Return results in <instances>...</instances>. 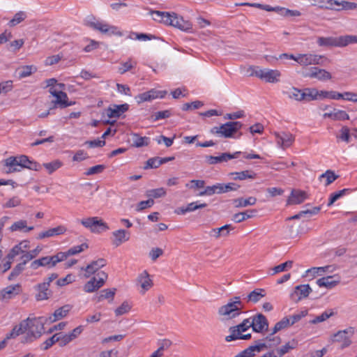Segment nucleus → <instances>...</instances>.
<instances>
[{
	"instance_id": "obj_36",
	"label": "nucleus",
	"mask_w": 357,
	"mask_h": 357,
	"mask_svg": "<svg viewBox=\"0 0 357 357\" xmlns=\"http://www.w3.org/2000/svg\"><path fill=\"white\" fill-rule=\"evenodd\" d=\"M33 229V226L27 227V222L24 220L15 222L10 227L11 231H22L24 232H29Z\"/></svg>"
},
{
	"instance_id": "obj_37",
	"label": "nucleus",
	"mask_w": 357,
	"mask_h": 357,
	"mask_svg": "<svg viewBox=\"0 0 357 357\" xmlns=\"http://www.w3.org/2000/svg\"><path fill=\"white\" fill-rule=\"evenodd\" d=\"M257 199L254 197H249L247 199L243 197L237 198L233 200V203L236 208H243L248 206H253L256 204Z\"/></svg>"
},
{
	"instance_id": "obj_51",
	"label": "nucleus",
	"mask_w": 357,
	"mask_h": 357,
	"mask_svg": "<svg viewBox=\"0 0 357 357\" xmlns=\"http://www.w3.org/2000/svg\"><path fill=\"white\" fill-rule=\"evenodd\" d=\"M36 71L34 66H24L19 68V77L20 78L26 77Z\"/></svg>"
},
{
	"instance_id": "obj_5",
	"label": "nucleus",
	"mask_w": 357,
	"mask_h": 357,
	"mask_svg": "<svg viewBox=\"0 0 357 357\" xmlns=\"http://www.w3.org/2000/svg\"><path fill=\"white\" fill-rule=\"evenodd\" d=\"M250 327H252L251 318L245 319L238 325L229 328L231 334L225 337V340L231 342L236 340H250L252 336L250 333L243 335L242 333Z\"/></svg>"
},
{
	"instance_id": "obj_49",
	"label": "nucleus",
	"mask_w": 357,
	"mask_h": 357,
	"mask_svg": "<svg viewBox=\"0 0 357 357\" xmlns=\"http://www.w3.org/2000/svg\"><path fill=\"white\" fill-rule=\"evenodd\" d=\"M137 62L130 59L127 61L121 63V66L119 67L118 71L120 74L123 75L126 73L127 71L135 68Z\"/></svg>"
},
{
	"instance_id": "obj_59",
	"label": "nucleus",
	"mask_w": 357,
	"mask_h": 357,
	"mask_svg": "<svg viewBox=\"0 0 357 357\" xmlns=\"http://www.w3.org/2000/svg\"><path fill=\"white\" fill-rule=\"evenodd\" d=\"M342 47H346L349 44L357 43V36L344 35L341 36Z\"/></svg>"
},
{
	"instance_id": "obj_47",
	"label": "nucleus",
	"mask_w": 357,
	"mask_h": 357,
	"mask_svg": "<svg viewBox=\"0 0 357 357\" xmlns=\"http://www.w3.org/2000/svg\"><path fill=\"white\" fill-rule=\"evenodd\" d=\"M305 93L304 100H313L320 98V91L317 90L316 89H305L303 91Z\"/></svg>"
},
{
	"instance_id": "obj_53",
	"label": "nucleus",
	"mask_w": 357,
	"mask_h": 357,
	"mask_svg": "<svg viewBox=\"0 0 357 357\" xmlns=\"http://www.w3.org/2000/svg\"><path fill=\"white\" fill-rule=\"evenodd\" d=\"M323 178H326V186L329 185L331 184L334 181H335L338 176L336 175L333 171L332 170H327L325 173L322 174L319 178L321 179Z\"/></svg>"
},
{
	"instance_id": "obj_50",
	"label": "nucleus",
	"mask_w": 357,
	"mask_h": 357,
	"mask_svg": "<svg viewBox=\"0 0 357 357\" xmlns=\"http://www.w3.org/2000/svg\"><path fill=\"white\" fill-rule=\"evenodd\" d=\"M320 98L339 100L342 98V93L335 91H320Z\"/></svg>"
},
{
	"instance_id": "obj_34",
	"label": "nucleus",
	"mask_w": 357,
	"mask_h": 357,
	"mask_svg": "<svg viewBox=\"0 0 357 357\" xmlns=\"http://www.w3.org/2000/svg\"><path fill=\"white\" fill-rule=\"evenodd\" d=\"M334 277H336V275L323 277L317 280V284L320 287H324L328 289H331L340 282V278L337 277V280H333Z\"/></svg>"
},
{
	"instance_id": "obj_3",
	"label": "nucleus",
	"mask_w": 357,
	"mask_h": 357,
	"mask_svg": "<svg viewBox=\"0 0 357 357\" xmlns=\"http://www.w3.org/2000/svg\"><path fill=\"white\" fill-rule=\"evenodd\" d=\"M85 22L88 26L94 30L99 31L103 34L109 36H123V33L118 29V27L110 25L106 22L99 21L96 20L93 15L88 16Z\"/></svg>"
},
{
	"instance_id": "obj_39",
	"label": "nucleus",
	"mask_w": 357,
	"mask_h": 357,
	"mask_svg": "<svg viewBox=\"0 0 357 357\" xmlns=\"http://www.w3.org/2000/svg\"><path fill=\"white\" fill-rule=\"evenodd\" d=\"M132 140V145L137 148L148 146L150 141L149 137H141L138 134H133Z\"/></svg>"
},
{
	"instance_id": "obj_24",
	"label": "nucleus",
	"mask_w": 357,
	"mask_h": 357,
	"mask_svg": "<svg viewBox=\"0 0 357 357\" xmlns=\"http://www.w3.org/2000/svg\"><path fill=\"white\" fill-rule=\"evenodd\" d=\"M64 260L65 255L63 254H61L60 252L53 256L41 257V261L43 263L42 266L47 267L48 268L54 267L59 262L63 261Z\"/></svg>"
},
{
	"instance_id": "obj_23",
	"label": "nucleus",
	"mask_w": 357,
	"mask_h": 357,
	"mask_svg": "<svg viewBox=\"0 0 357 357\" xmlns=\"http://www.w3.org/2000/svg\"><path fill=\"white\" fill-rule=\"evenodd\" d=\"M265 349H268V344L262 340H258L256 341V344L255 345L250 346L241 351V353L245 357H253L255 356L256 353H259Z\"/></svg>"
},
{
	"instance_id": "obj_54",
	"label": "nucleus",
	"mask_w": 357,
	"mask_h": 357,
	"mask_svg": "<svg viewBox=\"0 0 357 357\" xmlns=\"http://www.w3.org/2000/svg\"><path fill=\"white\" fill-rule=\"evenodd\" d=\"M43 165L49 174H52L62 166V162L59 160H56L50 162L44 163Z\"/></svg>"
},
{
	"instance_id": "obj_4",
	"label": "nucleus",
	"mask_w": 357,
	"mask_h": 357,
	"mask_svg": "<svg viewBox=\"0 0 357 357\" xmlns=\"http://www.w3.org/2000/svg\"><path fill=\"white\" fill-rule=\"evenodd\" d=\"M251 76H256L268 83H277L280 80L281 73L278 70L260 68L257 66H250L248 68Z\"/></svg>"
},
{
	"instance_id": "obj_46",
	"label": "nucleus",
	"mask_w": 357,
	"mask_h": 357,
	"mask_svg": "<svg viewBox=\"0 0 357 357\" xmlns=\"http://www.w3.org/2000/svg\"><path fill=\"white\" fill-rule=\"evenodd\" d=\"M296 342L293 340L291 342H288L283 345L280 349H277L278 355H275L273 351V357H282L283 355L287 354L290 349H294L296 347Z\"/></svg>"
},
{
	"instance_id": "obj_9",
	"label": "nucleus",
	"mask_w": 357,
	"mask_h": 357,
	"mask_svg": "<svg viewBox=\"0 0 357 357\" xmlns=\"http://www.w3.org/2000/svg\"><path fill=\"white\" fill-rule=\"evenodd\" d=\"M166 25L172 26L184 31H189L192 27V24L190 21L185 20L182 16L174 12L169 13V17Z\"/></svg>"
},
{
	"instance_id": "obj_7",
	"label": "nucleus",
	"mask_w": 357,
	"mask_h": 357,
	"mask_svg": "<svg viewBox=\"0 0 357 357\" xmlns=\"http://www.w3.org/2000/svg\"><path fill=\"white\" fill-rule=\"evenodd\" d=\"M80 223L92 233L99 234L109 229L107 224L98 217L83 218Z\"/></svg>"
},
{
	"instance_id": "obj_57",
	"label": "nucleus",
	"mask_w": 357,
	"mask_h": 357,
	"mask_svg": "<svg viewBox=\"0 0 357 357\" xmlns=\"http://www.w3.org/2000/svg\"><path fill=\"white\" fill-rule=\"evenodd\" d=\"M304 96L305 93H303V91L296 88H292L289 94V97L290 98L295 99L298 101L304 100Z\"/></svg>"
},
{
	"instance_id": "obj_12",
	"label": "nucleus",
	"mask_w": 357,
	"mask_h": 357,
	"mask_svg": "<svg viewBox=\"0 0 357 357\" xmlns=\"http://www.w3.org/2000/svg\"><path fill=\"white\" fill-rule=\"evenodd\" d=\"M239 154H241L240 151H236L233 154L229 153H223L218 156L206 155L205 158L206 162L208 165H215L218 163L227 162L234 158H237Z\"/></svg>"
},
{
	"instance_id": "obj_14",
	"label": "nucleus",
	"mask_w": 357,
	"mask_h": 357,
	"mask_svg": "<svg viewBox=\"0 0 357 357\" xmlns=\"http://www.w3.org/2000/svg\"><path fill=\"white\" fill-rule=\"evenodd\" d=\"M275 136L278 145L282 149L291 146L295 139L294 136L290 132H275Z\"/></svg>"
},
{
	"instance_id": "obj_33",
	"label": "nucleus",
	"mask_w": 357,
	"mask_h": 357,
	"mask_svg": "<svg viewBox=\"0 0 357 357\" xmlns=\"http://www.w3.org/2000/svg\"><path fill=\"white\" fill-rule=\"evenodd\" d=\"M71 308L72 307L70 305H65L56 310L53 313L52 317H50L48 318L50 322L52 323L66 317Z\"/></svg>"
},
{
	"instance_id": "obj_19",
	"label": "nucleus",
	"mask_w": 357,
	"mask_h": 357,
	"mask_svg": "<svg viewBox=\"0 0 357 357\" xmlns=\"http://www.w3.org/2000/svg\"><path fill=\"white\" fill-rule=\"evenodd\" d=\"M317 43L320 47H342L341 36L338 37H318L317 39Z\"/></svg>"
},
{
	"instance_id": "obj_41",
	"label": "nucleus",
	"mask_w": 357,
	"mask_h": 357,
	"mask_svg": "<svg viewBox=\"0 0 357 357\" xmlns=\"http://www.w3.org/2000/svg\"><path fill=\"white\" fill-rule=\"evenodd\" d=\"M256 210H250L244 212H240L234 214L232 217V220L237 222H241L248 218H250L253 216V213H255Z\"/></svg>"
},
{
	"instance_id": "obj_16",
	"label": "nucleus",
	"mask_w": 357,
	"mask_h": 357,
	"mask_svg": "<svg viewBox=\"0 0 357 357\" xmlns=\"http://www.w3.org/2000/svg\"><path fill=\"white\" fill-rule=\"evenodd\" d=\"M49 92L56 98L54 100L56 103L59 104V107L66 108L68 106L72 105V102H68V98L67 94L62 91H57L53 87L49 89Z\"/></svg>"
},
{
	"instance_id": "obj_55",
	"label": "nucleus",
	"mask_w": 357,
	"mask_h": 357,
	"mask_svg": "<svg viewBox=\"0 0 357 357\" xmlns=\"http://www.w3.org/2000/svg\"><path fill=\"white\" fill-rule=\"evenodd\" d=\"M100 287H98V282L96 281V278H92L89 281H88L85 285L84 286V290L86 292L91 293L96 290H98Z\"/></svg>"
},
{
	"instance_id": "obj_32",
	"label": "nucleus",
	"mask_w": 357,
	"mask_h": 357,
	"mask_svg": "<svg viewBox=\"0 0 357 357\" xmlns=\"http://www.w3.org/2000/svg\"><path fill=\"white\" fill-rule=\"evenodd\" d=\"M26 321L22 320L18 325L15 326L11 331L6 334V339H14L26 332L29 325Z\"/></svg>"
},
{
	"instance_id": "obj_29",
	"label": "nucleus",
	"mask_w": 357,
	"mask_h": 357,
	"mask_svg": "<svg viewBox=\"0 0 357 357\" xmlns=\"http://www.w3.org/2000/svg\"><path fill=\"white\" fill-rule=\"evenodd\" d=\"M29 248V244L28 241H21L10 250V252L6 256V259L13 260L16 256L22 255L24 252V250H26Z\"/></svg>"
},
{
	"instance_id": "obj_58",
	"label": "nucleus",
	"mask_w": 357,
	"mask_h": 357,
	"mask_svg": "<svg viewBox=\"0 0 357 357\" xmlns=\"http://www.w3.org/2000/svg\"><path fill=\"white\" fill-rule=\"evenodd\" d=\"M333 314V312L332 311H331V312L325 311L321 314L317 316L314 319L311 320L310 321V323L312 324L321 323L322 321H326L327 319H328Z\"/></svg>"
},
{
	"instance_id": "obj_44",
	"label": "nucleus",
	"mask_w": 357,
	"mask_h": 357,
	"mask_svg": "<svg viewBox=\"0 0 357 357\" xmlns=\"http://www.w3.org/2000/svg\"><path fill=\"white\" fill-rule=\"evenodd\" d=\"M166 194V190L164 188L151 189L146 192V196L153 199L165 197Z\"/></svg>"
},
{
	"instance_id": "obj_42",
	"label": "nucleus",
	"mask_w": 357,
	"mask_h": 357,
	"mask_svg": "<svg viewBox=\"0 0 357 357\" xmlns=\"http://www.w3.org/2000/svg\"><path fill=\"white\" fill-rule=\"evenodd\" d=\"M265 296V290L263 289H256L251 291L247 296L248 301L252 303L258 302L261 298Z\"/></svg>"
},
{
	"instance_id": "obj_13",
	"label": "nucleus",
	"mask_w": 357,
	"mask_h": 357,
	"mask_svg": "<svg viewBox=\"0 0 357 357\" xmlns=\"http://www.w3.org/2000/svg\"><path fill=\"white\" fill-rule=\"evenodd\" d=\"M311 292L312 289L309 284H300L294 287V291L291 294V298L297 303L301 299L307 298Z\"/></svg>"
},
{
	"instance_id": "obj_40",
	"label": "nucleus",
	"mask_w": 357,
	"mask_h": 357,
	"mask_svg": "<svg viewBox=\"0 0 357 357\" xmlns=\"http://www.w3.org/2000/svg\"><path fill=\"white\" fill-rule=\"evenodd\" d=\"M231 175L234 176V180H245L246 178H255L256 174L251 170H245L240 172H232Z\"/></svg>"
},
{
	"instance_id": "obj_63",
	"label": "nucleus",
	"mask_w": 357,
	"mask_h": 357,
	"mask_svg": "<svg viewBox=\"0 0 357 357\" xmlns=\"http://www.w3.org/2000/svg\"><path fill=\"white\" fill-rule=\"evenodd\" d=\"M131 309V306L127 301H124L119 307L115 310V314L116 316L123 315L128 312Z\"/></svg>"
},
{
	"instance_id": "obj_27",
	"label": "nucleus",
	"mask_w": 357,
	"mask_h": 357,
	"mask_svg": "<svg viewBox=\"0 0 357 357\" xmlns=\"http://www.w3.org/2000/svg\"><path fill=\"white\" fill-rule=\"evenodd\" d=\"M137 282L142 287V294H144L153 285L152 280L146 271H144L137 278Z\"/></svg>"
},
{
	"instance_id": "obj_2",
	"label": "nucleus",
	"mask_w": 357,
	"mask_h": 357,
	"mask_svg": "<svg viewBox=\"0 0 357 357\" xmlns=\"http://www.w3.org/2000/svg\"><path fill=\"white\" fill-rule=\"evenodd\" d=\"M243 308L244 305L241 297L234 296L230 298L227 304L220 307L218 313L220 316L227 319H233L238 317Z\"/></svg>"
},
{
	"instance_id": "obj_64",
	"label": "nucleus",
	"mask_w": 357,
	"mask_h": 357,
	"mask_svg": "<svg viewBox=\"0 0 357 357\" xmlns=\"http://www.w3.org/2000/svg\"><path fill=\"white\" fill-rule=\"evenodd\" d=\"M24 266H25L24 263H20L17 265H16L15 266V268L13 269V271H11V273H10V275L8 276V280H11L14 278L19 275L22 273V271L24 270Z\"/></svg>"
},
{
	"instance_id": "obj_11",
	"label": "nucleus",
	"mask_w": 357,
	"mask_h": 357,
	"mask_svg": "<svg viewBox=\"0 0 357 357\" xmlns=\"http://www.w3.org/2000/svg\"><path fill=\"white\" fill-rule=\"evenodd\" d=\"M250 318L253 331L263 333L264 331H268V322L264 314L259 313Z\"/></svg>"
},
{
	"instance_id": "obj_20",
	"label": "nucleus",
	"mask_w": 357,
	"mask_h": 357,
	"mask_svg": "<svg viewBox=\"0 0 357 357\" xmlns=\"http://www.w3.org/2000/svg\"><path fill=\"white\" fill-rule=\"evenodd\" d=\"M105 265L106 260L103 258H100L98 260L91 261L85 268H82V270H84V277L88 278Z\"/></svg>"
},
{
	"instance_id": "obj_8",
	"label": "nucleus",
	"mask_w": 357,
	"mask_h": 357,
	"mask_svg": "<svg viewBox=\"0 0 357 357\" xmlns=\"http://www.w3.org/2000/svg\"><path fill=\"white\" fill-rule=\"evenodd\" d=\"M56 273H52L48 278L45 279L44 282L36 286V289L38 291L36 294L38 301L47 300L52 296V291L49 289L50 283L58 278Z\"/></svg>"
},
{
	"instance_id": "obj_61",
	"label": "nucleus",
	"mask_w": 357,
	"mask_h": 357,
	"mask_svg": "<svg viewBox=\"0 0 357 357\" xmlns=\"http://www.w3.org/2000/svg\"><path fill=\"white\" fill-rule=\"evenodd\" d=\"M349 119V116L345 111L334 109L333 121H344Z\"/></svg>"
},
{
	"instance_id": "obj_10",
	"label": "nucleus",
	"mask_w": 357,
	"mask_h": 357,
	"mask_svg": "<svg viewBox=\"0 0 357 357\" xmlns=\"http://www.w3.org/2000/svg\"><path fill=\"white\" fill-rule=\"evenodd\" d=\"M354 330L351 327H349L343 331H339L333 335L332 341L334 342H341V348H346L351 344L350 337L354 334Z\"/></svg>"
},
{
	"instance_id": "obj_25",
	"label": "nucleus",
	"mask_w": 357,
	"mask_h": 357,
	"mask_svg": "<svg viewBox=\"0 0 357 357\" xmlns=\"http://www.w3.org/2000/svg\"><path fill=\"white\" fill-rule=\"evenodd\" d=\"M307 197L305 191L293 190L287 201V204L294 205L301 204L307 199Z\"/></svg>"
},
{
	"instance_id": "obj_62",
	"label": "nucleus",
	"mask_w": 357,
	"mask_h": 357,
	"mask_svg": "<svg viewBox=\"0 0 357 357\" xmlns=\"http://www.w3.org/2000/svg\"><path fill=\"white\" fill-rule=\"evenodd\" d=\"M58 343V337L56 333L53 335L51 337L45 340L40 346L41 349L47 350L50 348L55 343Z\"/></svg>"
},
{
	"instance_id": "obj_52",
	"label": "nucleus",
	"mask_w": 357,
	"mask_h": 357,
	"mask_svg": "<svg viewBox=\"0 0 357 357\" xmlns=\"http://www.w3.org/2000/svg\"><path fill=\"white\" fill-rule=\"evenodd\" d=\"M172 112L169 109L159 111L153 114L151 119L153 121H157L160 119H165L172 116Z\"/></svg>"
},
{
	"instance_id": "obj_1",
	"label": "nucleus",
	"mask_w": 357,
	"mask_h": 357,
	"mask_svg": "<svg viewBox=\"0 0 357 357\" xmlns=\"http://www.w3.org/2000/svg\"><path fill=\"white\" fill-rule=\"evenodd\" d=\"M48 319L45 317H33L24 319L28 324L26 336L22 342H33L37 338L40 337L45 332L44 325L47 321Z\"/></svg>"
},
{
	"instance_id": "obj_31",
	"label": "nucleus",
	"mask_w": 357,
	"mask_h": 357,
	"mask_svg": "<svg viewBox=\"0 0 357 357\" xmlns=\"http://www.w3.org/2000/svg\"><path fill=\"white\" fill-rule=\"evenodd\" d=\"M67 231V229L63 225H59L54 228L49 229L47 231L40 232L37 238L43 239L45 238L52 237L54 236H58L61 234H63Z\"/></svg>"
},
{
	"instance_id": "obj_28",
	"label": "nucleus",
	"mask_w": 357,
	"mask_h": 357,
	"mask_svg": "<svg viewBox=\"0 0 357 357\" xmlns=\"http://www.w3.org/2000/svg\"><path fill=\"white\" fill-rule=\"evenodd\" d=\"M129 105L126 103L122 105H114L106 109V114L109 118H118L126 112Z\"/></svg>"
},
{
	"instance_id": "obj_6",
	"label": "nucleus",
	"mask_w": 357,
	"mask_h": 357,
	"mask_svg": "<svg viewBox=\"0 0 357 357\" xmlns=\"http://www.w3.org/2000/svg\"><path fill=\"white\" fill-rule=\"evenodd\" d=\"M243 126L239 121H229L220 126H215L211 129V133L225 138H230L237 132Z\"/></svg>"
},
{
	"instance_id": "obj_48",
	"label": "nucleus",
	"mask_w": 357,
	"mask_h": 357,
	"mask_svg": "<svg viewBox=\"0 0 357 357\" xmlns=\"http://www.w3.org/2000/svg\"><path fill=\"white\" fill-rule=\"evenodd\" d=\"M27 17V15L24 11H19L14 15L13 18L10 20L8 25L10 27L15 26L23 22Z\"/></svg>"
},
{
	"instance_id": "obj_30",
	"label": "nucleus",
	"mask_w": 357,
	"mask_h": 357,
	"mask_svg": "<svg viewBox=\"0 0 357 357\" xmlns=\"http://www.w3.org/2000/svg\"><path fill=\"white\" fill-rule=\"evenodd\" d=\"M113 238H112V243L116 247L119 246L123 243L128 241L130 238V234L129 232L126 231L124 229H119L116 231H114L112 233Z\"/></svg>"
},
{
	"instance_id": "obj_60",
	"label": "nucleus",
	"mask_w": 357,
	"mask_h": 357,
	"mask_svg": "<svg viewBox=\"0 0 357 357\" xmlns=\"http://www.w3.org/2000/svg\"><path fill=\"white\" fill-rule=\"evenodd\" d=\"M293 265L292 261H287L284 263L280 264L273 268V274H276L284 271H286L288 268H291Z\"/></svg>"
},
{
	"instance_id": "obj_43",
	"label": "nucleus",
	"mask_w": 357,
	"mask_h": 357,
	"mask_svg": "<svg viewBox=\"0 0 357 357\" xmlns=\"http://www.w3.org/2000/svg\"><path fill=\"white\" fill-rule=\"evenodd\" d=\"M86 248H88V245L86 243H82L70 248L67 252H61L60 253L63 254L65 255V259H66L68 257L80 253Z\"/></svg>"
},
{
	"instance_id": "obj_18",
	"label": "nucleus",
	"mask_w": 357,
	"mask_h": 357,
	"mask_svg": "<svg viewBox=\"0 0 357 357\" xmlns=\"http://www.w3.org/2000/svg\"><path fill=\"white\" fill-rule=\"evenodd\" d=\"M165 91H160L151 89L149 91L140 93L135 97L137 102L140 104L146 101H151L157 98H163L165 95Z\"/></svg>"
},
{
	"instance_id": "obj_45",
	"label": "nucleus",
	"mask_w": 357,
	"mask_h": 357,
	"mask_svg": "<svg viewBox=\"0 0 357 357\" xmlns=\"http://www.w3.org/2000/svg\"><path fill=\"white\" fill-rule=\"evenodd\" d=\"M278 331H280V330L278 329V326L275 325L274 328H273L272 333L266 337L265 340L266 341L271 342L268 344V348L280 344L281 339L280 337H272L275 333H278Z\"/></svg>"
},
{
	"instance_id": "obj_26",
	"label": "nucleus",
	"mask_w": 357,
	"mask_h": 357,
	"mask_svg": "<svg viewBox=\"0 0 357 357\" xmlns=\"http://www.w3.org/2000/svg\"><path fill=\"white\" fill-rule=\"evenodd\" d=\"M16 159L17 160V163L19 164V167L21 168V169L27 168L29 169L38 171L40 168V165L39 164L36 162L29 160L26 155H21L20 156H17Z\"/></svg>"
},
{
	"instance_id": "obj_38",
	"label": "nucleus",
	"mask_w": 357,
	"mask_h": 357,
	"mask_svg": "<svg viewBox=\"0 0 357 357\" xmlns=\"http://www.w3.org/2000/svg\"><path fill=\"white\" fill-rule=\"evenodd\" d=\"M150 14L151 15L153 20L163 23L166 25V22H167L169 17V12L151 10Z\"/></svg>"
},
{
	"instance_id": "obj_56",
	"label": "nucleus",
	"mask_w": 357,
	"mask_h": 357,
	"mask_svg": "<svg viewBox=\"0 0 357 357\" xmlns=\"http://www.w3.org/2000/svg\"><path fill=\"white\" fill-rule=\"evenodd\" d=\"M56 335L58 337V344L61 347L66 346L73 341L68 333H58Z\"/></svg>"
},
{
	"instance_id": "obj_22",
	"label": "nucleus",
	"mask_w": 357,
	"mask_h": 357,
	"mask_svg": "<svg viewBox=\"0 0 357 357\" xmlns=\"http://www.w3.org/2000/svg\"><path fill=\"white\" fill-rule=\"evenodd\" d=\"M305 77L317 78L320 81L331 79V73L324 69L312 68L308 73L304 75Z\"/></svg>"
},
{
	"instance_id": "obj_35",
	"label": "nucleus",
	"mask_w": 357,
	"mask_h": 357,
	"mask_svg": "<svg viewBox=\"0 0 357 357\" xmlns=\"http://www.w3.org/2000/svg\"><path fill=\"white\" fill-rule=\"evenodd\" d=\"M116 291V288L105 289L102 290L99 295L96 296L97 302H101L104 299H107L109 303L112 302Z\"/></svg>"
},
{
	"instance_id": "obj_15",
	"label": "nucleus",
	"mask_w": 357,
	"mask_h": 357,
	"mask_svg": "<svg viewBox=\"0 0 357 357\" xmlns=\"http://www.w3.org/2000/svg\"><path fill=\"white\" fill-rule=\"evenodd\" d=\"M322 56L312 54H299L296 56V61L301 66H309L312 64H319Z\"/></svg>"
},
{
	"instance_id": "obj_21",
	"label": "nucleus",
	"mask_w": 357,
	"mask_h": 357,
	"mask_svg": "<svg viewBox=\"0 0 357 357\" xmlns=\"http://www.w3.org/2000/svg\"><path fill=\"white\" fill-rule=\"evenodd\" d=\"M2 170L7 174L22 171L15 156H10L3 161Z\"/></svg>"
},
{
	"instance_id": "obj_17",
	"label": "nucleus",
	"mask_w": 357,
	"mask_h": 357,
	"mask_svg": "<svg viewBox=\"0 0 357 357\" xmlns=\"http://www.w3.org/2000/svg\"><path fill=\"white\" fill-rule=\"evenodd\" d=\"M21 286L19 284L9 285L0 291V301H8L20 294Z\"/></svg>"
}]
</instances>
